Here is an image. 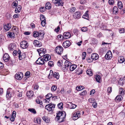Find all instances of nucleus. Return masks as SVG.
I'll list each match as a JSON object with an SVG mask.
<instances>
[{"label": "nucleus", "mask_w": 125, "mask_h": 125, "mask_svg": "<svg viewBox=\"0 0 125 125\" xmlns=\"http://www.w3.org/2000/svg\"><path fill=\"white\" fill-rule=\"evenodd\" d=\"M88 11L87 10L83 16V18L86 19H88L89 18V15L88 14Z\"/></svg>", "instance_id": "35"}, {"label": "nucleus", "mask_w": 125, "mask_h": 125, "mask_svg": "<svg viewBox=\"0 0 125 125\" xmlns=\"http://www.w3.org/2000/svg\"><path fill=\"white\" fill-rule=\"evenodd\" d=\"M91 57L93 60H96L98 59V55L96 53H92L91 54Z\"/></svg>", "instance_id": "21"}, {"label": "nucleus", "mask_w": 125, "mask_h": 125, "mask_svg": "<svg viewBox=\"0 0 125 125\" xmlns=\"http://www.w3.org/2000/svg\"><path fill=\"white\" fill-rule=\"evenodd\" d=\"M37 51L38 52L40 56L41 57L43 56L44 54L46 52V49L44 48H40L37 49Z\"/></svg>", "instance_id": "3"}, {"label": "nucleus", "mask_w": 125, "mask_h": 125, "mask_svg": "<svg viewBox=\"0 0 125 125\" xmlns=\"http://www.w3.org/2000/svg\"><path fill=\"white\" fill-rule=\"evenodd\" d=\"M87 92L85 90H84L80 94L82 96H84L87 94Z\"/></svg>", "instance_id": "50"}, {"label": "nucleus", "mask_w": 125, "mask_h": 125, "mask_svg": "<svg viewBox=\"0 0 125 125\" xmlns=\"http://www.w3.org/2000/svg\"><path fill=\"white\" fill-rule=\"evenodd\" d=\"M80 115L81 114L80 111H78L75 112L73 117V119L74 120H77L80 117Z\"/></svg>", "instance_id": "8"}, {"label": "nucleus", "mask_w": 125, "mask_h": 125, "mask_svg": "<svg viewBox=\"0 0 125 125\" xmlns=\"http://www.w3.org/2000/svg\"><path fill=\"white\" fill-rule=\"evenodd\" d=\"M86 73L89 76H91L93 74L92 71L90 69H88L86 71Z\"/></svg>", "instance_id": "41"}, {"label": "nucleus", "mask_w": 125, "mask_h": 125, "mask_svg": "<svg viewBox=\"0 0 125 125\" xmlns=\"http://www.w3.org/2000/svg\"><path fill=\"white\" fill-rule=\"evenodd\" d=\"M20 16L19 14H15L13 16V17L14 18H18Z\"/></svg>", "instance_id": "61"}, {"label": "nucleus", "mask_w": 125, "mask_h": 125, "mask_svg": "<svg viewBox=\"0 0 125 125\" xmlns=\"http://www.w3.org/2000/svg\"><path fill=\"white\" fill-rule=\"evenodd\" d=\"M23 77V74L21 72L18 73L16 75V78L18 80H21Z\"/></svg>", "instance_id": "11"}, {"label": "nucleus", "mask_w": 125, "mask_h": 125, "mask_svg": "<svg viewBox=\"0 0 125 125\" xmlns=\"http://www.w3.org/2000/svg\"><path fill=\"white\" fill-rule=\"evenodd\" d=\"M52 96V94L51 93H49L46 96V97L50 99Z\"/></svg>", "instance_id": "59"}, {"label": "nucleus", "mask_w": 125, "mask_h": 125, "mask_svg": "<svg viewBox=\"0 0 125 125\" xmlns=\"http://www.w3.org/2000/svg\"><path fill=\"white\" fill-rule=\"evenodd\" d=\"M96 81L99 83H100L101 82V78L99 75H97L95 77Z\"/></svg>", "instance_id": "26"}, {"label": "nucleus", "mask_w": 125, "mask_h": 125, "mask_svg": "<svg viewBox=\"0 0 125 125\" xmlns=\"http://www.w3.org/2000/svg\"><path fill=\"white\" fill-rule=\"evenodd\" d=\"M43 56L44 59L45 61H47L51 59V56L49 54H47Z\"/></svg>", "instance_id": "18"}, {"label": "nucleus", "mask_w": 125, "mask_h": 125, "mask_svg": "<svg viewBox=\"0 0 125 125\" xmlns=\"http://www.w3.org/2000/svg\"><path fill=\"white\" fill-rule=\"evenodd\" d=\"M11 25L10 24H7L4 26L3 28L6 31H8L11 28Z\"/></svg>", "instance_id": "20"}, {"label": "nucleus", "mask_w": 125, "mask_h": 125, "mask_svg": "<svg viewBox=\"0 0 125 125\" xmlns=\"http://www.w3.org/2000/svg\"><path fill=\"white\" fill-rule=\"evenodd\" d=\"M28 110L29 111L33 113L34 114L36 113V111L33 108H29V109Z\"/></svg>", "instance_id": "46"}, {"label": "nucleus", "mask_w": 125, "mask_h": 125, "mask_svg": "<svg viewBox=\"0 0 125 125\" xmlns=\"http://www.w3.org/2000/svg\"><path fill=\"white\" fill-rule=\"evenodd\" d=\"M112 57V53L110 51H108L105 56V59L108 60L111 59Z\"/></svg>", "instance_id": "10"}, {"label": "nucleus", "mask_w": 125, "mask_h": 125, "mask_svg": "<svg viewBox=\"0 0 125 125\" xmlns=\"http://www.w3.org/2000/svg\"><path fill=\"white\" fill-rule=\"evenodd\" d=\"M77 67V65L75 64L71 65L70 67V69L71 71H73Z\"/></svg>", "instance_id": "33"}, {"label": "nucleus", "mask_w": 125, "mask_h": 125, "mask_svg": "<svg viewBox=\"0 0 125 125\" xmlns=\"http://www.w3.org/2000/svg\"><path fill=\"white\" fill-rule=\"evenodd\" d=\"M11 90V88H9L7 90L6 96V98H10L11 97H12V94L10 92Z\"/></svg>", "instance_id": "15"}, {"label": "nucleus", "mask_w": 125, "mask_h": 125, "mask_svg": "<svg viewBox=\"0 0 125 125\" xmlns=\"http://www.w3.org/2000/svg\"><path fill=\"white\" fill-rule=\"evenodd\" d=\"M76 10V9L75 7H73L71 8L70 10V12L73 13Z\"/></svg>", "instance_id": "53"}, {"label": "nucleus", "mask_w": 125, "mask_h": 125, "mask_svg": "<svg viewBox=\"0 0 125 125\" xmlns=\"http://www.w3.org/2000/svg\"><path fill=\"white\" fill-rule=\"evenodd\" d=\"M44 34L43 31H39L38 36V39L39 40H42L43 38Z\"/></svg>", "instance_id": "9"}, {"label": "nucleus", "mask_w": 125, "mask_h": 125, "mask_svg": "<svg viewBox=\"0 0 125 125\" xmlns=\"http://www.w3.org/2000/svg\"><path fill=\"white\" fill-rule=\"evenodd\" d=\"M9 47L10 50L13 51L15 48V44L14 43H11L9 45Z\"/></svg>", "instance_id": "24"}, {"label": "nucleus", "mask_w": 125, "mask_h": 125, "mask_svg": "<svg viewBox=\"0 0 125 125\" xmlns=\"http://www.w3.org/2000/svg\"><path fill=\"white\" fill-rule=\"evenodd\" d=\"M63 50V48L60 46L57 47L55 49L56 52L59 55L61 54L62 53Z\"/></svg>", "instance_id": "6"}, {"label": "nucleus", "mask_w": 125, "mask_h": 125, "mask_svg": "<svg viewBox=\"0 0 125 125\" xmlns=\"http://www.w3.org/2000/svg\"><path fill=\"white\" fill-rule=\"evenodd\" d=\"M109 3L110 5H113L114 2V0H109Z\"/></svg>", "instance_id": "60"}, {"label": "nucleus", "mask_w": 125, "mask_h": 125, "mask_svg": "<svg viewBox=\"0 0 125 125\" xmlns=\"http://www.w3.org/2000/svg\"><path fill=\"white\" fill-rule=\"evenodd\" d=\"M118 61L120 63H122L124 62L125 60L123 56H121L118 58Z\"/></svg>", "instance_id": "31"}, {"label": "nucleus", "mask_w": 125, "mask_h": 125, "mask_svg": "<svg viewBox=\"0 0 125 125\" xmlns=\"http://www.w3.org/2000/svg\"><path fill=\"white\" fill-rule=\"evenodd\" d=\"M64 113H65V112ZM63 114H65V113L64 114L63 113V112L61 111H59L57 113L56 117H59L61 116Z\"/></svg>", "instance_id": "36"}, {"label": "nucleus", "mask_w": 125, "mask_h": 125, "mask_svg": "<svg viewBox=\"0 0 125 125\" xmlns=\"http://www.w3.org/2000/svg\"><path fill=\"white\" fill-rule=\"evenodd\" d=\"M57 88L56 86L55 85H53L51 87V90L52 91L54 92L56 90Z\"/></svg>", "instance_id": "48"}, {"label": "nucleus", "mask_w": 125, "mask_h": 125, "mask_svg": "<svg viewBox=\"0 0 125 125\" xmlns=\"http://www.w3.org/2000/svg\"><path fill=\"white\" fill-rule=\"evenodd\" d=\"M43 120L46 123H49L50 121V119L46 116H44L42 117Z\"/></svg>", "instance_id": "29"}, {"label": "nucleus", "mask_w": 125, "mask_h": 125, "mask_svg": "<svg viewBox=\"0 0 125 125\" xmlns=\"http://www.w3.org/2000/svg\"><path fill=\"white\" fill-rule=\"evenodd\" d=\"M83 72V70L79 68H78L77 70L76 73L78 75L82 73Z\"/></svg>", "instance_id": "39"}, {"label": "nucleus", "mask_w": 125, "mask_h": 125, "mask_svg": "<svg viewBox=\"0 0 125 125\" xmlns=\"http://www.w3.org/2000/svg\"><path fill=\"white\" fill-rule=\"evenodd\" d=\"M71 43L69 41H66L64 42L63 43V46L64 48L68 47L70 45Z\"/></svg>", "instance_id": "17"}, {"label": "nucleus", "mask_w": 125, "mask_h": 125, "mask_svg": "<svg viewBox=\"0 0 125 125\" xmlns=\"http://www.w3.org/2000/svg\"><path fill=\"white\" fill-rule=\"evenodd\" d=\"M71 64V63L68 61H66L64 63V65L61 67V69L64 71H67L68 69L70 67Z\"/></svg>", "instance_id": "1"}, {"label": "nucleus", "mask_w": 125, "mask_h": 125, "mask_svg": "<svg viewBox=\"0 0 125 125\" xmlns=\"http://www.w3.org/2000/svg\"><path fill=\"white\" fill-rule=\"evenodd\" d=\"M41 24L43 26H45L46 24V20L41 21Z\"/></svg>", "instance_id": "62"}, {"label": "nucleus", "mask_w": 125, "mask_h": 125, "mask_svg": "<svg viewBox=\"0 0 125 125\" xmlns=\"http://www.w3.org/2000/svg\"><path fill=\"white\" fill-rule=\"evenodd\" d=\"M55 105L53 104H50L45 106V108L48 111H51L54 109Z\"/></svg>", "instance_id": "5"}, {"label": "nucleus", "mask_w": 125, "mask_h": 125, "mask_svg": "<svg viewBox=\"0 0 125 125\" xmlns=\"http://www.w3.org/2000/svg\"><path fill=\"white\" fill-rule=\"evenodd\" d=\"M36 103L39 104L41 105L42 104V102L41 100H39V99H37L36 100Z\"/></svg>", "instance_id": "57"}, {"label": "nucleus", "mask_w": 125, "mask_h": 125, "mask_svg": "<svg viewBox=\"0 0 125 125\" xmlns=\"http://www.w3.org/2000/svg\"><path fill=\"white\" fill-rule=\"evenodd\" d=\"M53 77L57 79H58L59 78L60 75L58 73H54L53 74Z\"/></svg>", "instance_id": "38"}, {"label": "nucleus", "mask_w": 125, "mask_h": 125, "mask_svg": "<svg viewBox=\"0 0 125 125\" xmlns=\"http://www.w3.org/2000/svg\"><path fill=\"white\" fill-rule=\"evenodd\" d=\"M63 103H59L58 104V107L60 109H61L62 108Z\"/></svg>", "instance_id": "54"}, {"label": "nucleus", "mask_w": 125, "mask_h": 125, "mask_svg": "<svg viewBox=\"0 0 125 125\" xmlns=\"http://www.w3.org/2000/svg\"><path fill=\"white\" fill-rule=\"evenodd\" d=\"M10 57L7 53L5 54L3 56V59L5 62H7L9 60Z\"/></svg>", "instance_id": "19"}, {"label": "nucleus", "mask_w": 125, "mask_h": 125, "mask_svg": "<svg viewBox=\"0 0 125 125\" xmlns=\"http://www.w3.org/2000/svg\"><path fill=\"white\" fill-rule=\"evenodd\" d=\"M34 45L36 47H40L42 45V43L41 42L37 40H35L33 42Z\"/></svg>", "instance_id": "13"}, {"label": "nucleus", "mask_w": 125, "mask_h": 125, "mask_svg": "<svg viewBox=\"0 0 125 125\" xmlns=\"http://www.w3.org/2000/svg\"><path fill=\"white\" fill-rule=\"evenodd\" d=\"M86 52H83L82 54V59L84 60L85 59L86 55Z\"/></svg>", "instance_id": "47"}, {"label": "nucleus", "mask_w": 125, "mask_h": 125, "mask_svg": "<svg viewBox=\"0 0 125 125\" xmlns=\"http://www.w3.org/2000/svg\"><path fill=\"white\" fill-rule=\"evenodd\" d=\"M41 119L40 118H36L34 119V122L36 123L40 124L41 122Z\"/></svg>", "instance_id": "34"}, {"label": "nucleus", "mask_w": 125, "mask_h": 125, "mask_svg": "<svg viewBox=\"0 0 125 125\" xmlns=\"http://www.w3.org/2000/svg\"><path fill=\"white\" fill-rule=\"evenodd\" d=\"M18 2L17 0H15L13 2V6H14L15 7L17 6L18 5Z\"/></svg>", "instance_id": "52"}, {"label": "nucleus", "mask_w": 125, "mask_h": 125, "mask_svg": "<svg viewBox=\"0 0 125 125\" xmlns=\"http://www.w3.org/2000/svg\"><path fill=\"white\" fill-rule=\"evenodd\" d=\"M119 32L120 33H124L125 32V29L123 28L119 29Z\"/></svg>", "instance_id": "51"}, {"label": "nucleus", "mask_w": 125, "mask_h": 125, "mask_svg": "<svg viewBox=\"0 0 125 125\" xmlns=\"http://www.w3.org/2000/svg\"><path fill=\"white\" fill-rule=\"evenodd\" d=\"M40 20L41 21H45V19L44 16L42 15H41Z\"/></svg>", "instance_id": "55"}, {"label": "nucleus", "mask_w": 125, "mask_h": 125, "mask_svg": "<svg viewBox=\"0 0 125 125\" xmlns=\"http://www.w3.org/2000/svg\"><path fill=\"white\" fill-rule=\"evenodd\" d=\"M33 95V92L32 91H29L27 92V96L29 98H31Z\"/></svg>", "instance_id": "23"}, {"label": "nucleus", "mask_w": 125, "mask_h": 125, "mask_svg": "<svg viewBox=\"0 0 125 125\" xmlns=\"http://www.w3.org/2000/svg\"><path fill=\"white\" fill-rule=\"evenodd\" d=\"M51 4L49 2L46 3L45 5V8L49 10L51 9Z\"/></svg>", "instance_id": "28"}, {"label": "nucleus", "mask_w": 125, "mask_h": 125, "mask_svg": "<svg viewBox=\"0 0 125 125\" xmlns=\"http://www.w3.org/2000/svg\"><path fill=\"white\" fill-rule=\"evenodd\" d=\"M81 30L82 31L84 32L87 30V29L86 27H83L82 28Z\"/></svg>", "instance_id": "56"}, {"label": "nucleus", "mask_w": 125, "mask_h": 125, "mask_svg": "<svg viewBox=\"0 0 125 125\" xmlns=\"http://www.w3.org/2000/svg\"><path fill=\"white\" fill-rule=\"evenodd\" d=\"M21 7L20 5L16 7L15 10V12L16 13H19L20 12L21 10Z\"/></svg>", "instance_id": "27"}, {"label": "nucleus", "mask_w": 125, "mask_h": 125, "mask_svg": "<svg viewBox=\"0 0 125 125\" xmlns=\"http://www.w3.org/2000/svg\"><path fill=\"white\" fill-rule=\"evenodd\" d=\"M8 36L11 38H14L15 37V35L13 32H8Z\"/></svg>", "instance_id": "25"}, {"label": "nucleus", "mask_w": 125, "mask_h": 125, "mask_svg": "<svg viewBox=\"0 0 125 125\" xmlns=\"http://www.w3.org/2000/svg\"><path fill=\"white\" fill-rule=\"evenodd\" d=\"M118 7L120 9H122L123 8V5L121 1H118L117 4Z\"/></svg>", "instance_id": "32"}, {"label": "nucleus", "mask_w": 125, "mask_h": 125, "mask_svg": "<svg viewBox=\"0 0 125 125\" xmlns=\"http://www.w3.org/2000/svg\"><path fill=\"white\" fill-rule=\"evenodd\" d=\"M122 97L121 95H119L117 96L115 99V101L117 102L120 101L122 99Z\"/></svg>", "instance_id": "30"}, {"label": "nucleus", "mask_w": 125, "mask_h": 125, "mask_svg": "<svg viewBox=\"0 0 125 125\" xmlns=\"http://www.w3.org/2000/svg\"><path fill=\"white\" fill-rule=\"evenodd\" d=\"M119 94L121 95H124L125 93V90L123 88H119Z\"/></svg>", "instance_id": "37"}, {"label": "nucleus", "mask_w": 125, "mask_h": 125, "mask_svg": "<svg viewBox=\"0 0 125 125\" xmlns=\"http://www.w3.org/2000/svg\"><path fill=\"white\" fill-rule=\"evenodd\" d=\"M87 61L89 62H92L93 61L92 59V58L91 57V58L89 57L87 59Z\"/></svg>", "instance_id": "58"}, {"label": "nucleus", "mask_w": 125, "mask_h": 125, "mask_svg": "<svg viewBox=\"0 0 125 125\" xmlns=\"http://www.w3.org/2000/svg\"><path fill=\"white\" fill-rule=\"evenodd\" d=\"M48 65L50 67H52L54 65V63L52 61H50L48 62Z\"/></svg>", "instance_id": "49"}, {"label": "nucleus", "mask_w": 125, "mask_h": 125, "mask_svg": "<svg viewBox=\"0 0 125 125\" xmlns=\"http://www.w3.org/2000/svg\"><path fill=\"white\" fill-rule=\"evenodd\" d=\"M30 72L28 71L26 72L24 76L27 78H28L30 76Z\"/></svg>", "instance_id": "45"}, {"label": "nucleus", "mask_w": 125, "mask_h": 125, "mask_svg": "<svg viewBox=\"0 0 125 125\" xmlns=\"http://www.w3.org/2000/svg\"><path fill=\"white\" fill-rule=\"evenodd\" d=\"M112 88L111 87H108L107 89V91L108 93H111L112 91Z\"/></svg>", "instance_id": "64"}, {"label": "nucleus", "mask_w": 125, "mask_h": 125, "mask_svg": "<svg viewBox=\"0 0 125 125\" xmlns=\"http://www.w3.org/2000/svg\"><path fill=\"white\" fill-rule=\"evenodd\" d=\"M65 114H63L62 115L59 117H56L55 119L56 120L58 121L59 123H61L64 121V119L65 117Z\"/></svg>", "instance_id": "7"}, {"label": "nucleus", "mask_w": 125, "mask_h": 125, "mask_svg": "<svg viewBox=\"0 0 125 125\" xmlns=\"http://www.w3.org/2000/svg\"><path fill=\"white\" fill-rule=\"evenodd\" d=\"M52 2L56 6H63L64 4L62 0H52Z\"/></svg>", "instance_id": "2"}, {"label": "nucleus", "mask_w": 125, "mask_h": 125, "mask_svg": "<svg viewBox=\"0 0 125 125\" xmlns=\"http://www.w3.org/2000/svg\"><path fill=\"white\" fill-rule=\"evenodd\" d=\"M71 36L70 33L68 32H64L63 34V38L65 39L69 38Z\"/></svg>", "instance_id": "16"}, {"label": "nucleus", "mask_w": 125, "mask_h": 125, "mask_svg": "<svg viewBox=\"0 0 125 125\" xmlns=\"http://www.w3.org/2000/svg\"><path fill=\"white\" fill-rule=\"evenodd\" d=\"M39 32L36 31H35L33 32V36L34 37H38V36Z\"/></svg>", "instance_id": "42"}, {"label": "nucleus", "mask_w": 125, "mask_h": 125, "mask_svg": "<svg viewBox=\"0 0 125 125\" xmlns=\"http://www.w3.org/2000/svg\"><path fill=\"white\" fill-rule=\"evenodd\" d=\"M118 9L117 7L115 6L113 7V12L114 14H116L118 12Z\"/></svg>", "instance_id": "40"}, {"label": "nucleus", "mask_w": 125, "mask_h": 125, "mask_svg": "<svg viewBox=\"0 0 125 125\" xmlns=\"http://www.w3.org/2000/svg\"><path fill=\"white\" fill-rule=\"evenodd\" d=\"M68 106L70 109H74L76 106V105L73 104L72 103H69L67 104Z\"/></svg>", "instance_id": "22"}, {"label": "nucleus", "mask_w": 125, "mask_h": 125, "mask_svg": "<svg viewBox=\"0 0 125 125\" xmlns=\"http://www.w3.org/2000/svg\"><path fill=\"white\" fill-rule=\"evenodd\" d=\"M84 88V87L83 86H78L76 88V89L77 91H80Z\"/></svg>", "instance_id": "43"}, {"label": "nucleus", "mask_w": 125, "mask_h": 125, "mask_svg": "<svg viewBox=\"0 0 125 125\" xmlns=\"http://www.w3.org/2000/svg\"><path fill=\"white\" fill-rule=\"evenodd\" d=\"M36 62L37 64L41 65H43L45 63L44 59L41 57L39 58Z\"/></svg>", "instance_id": "12"}, {"label": "nucleus", "mask_w": 125, "mask_h": 125, "mask_svg": "<svg viewBox=\"0 0 125 125\" xmlns=\"http://www.w3.org/2000/svg\"><path fill=\"white\" fill-rule=\"evenodd\" d=\"M57 63V65L58 66H62L63 64V61L62 60H60L58 61Z\"/></svg>", "instance_id": "44"}, {"label": "nucleus", "mask_w": 125, "mask_h": 125, "mask_svg": "<svg viewBox=\"0 0 125 125\" xmlns=\"http://www.w3.org/2000/svg\"><path fill=\"white\" fill-rule=\"evenodd\" d=\"M81 14L80 12H76L73 15L74 18L75 19H78L81 17Z\"/></svg>", "instance_id": "14"}, {"label": "nucleus", "mask_w": 125, "mask_h": 125, "mask_svg": "<svg viewBox=\"0 0 125 125\" xmlns=\"http://www.w3.org/2000/svg\"><path fill=\"white\" fill-rule=\"evenodd\" d=\"M20 46L22 48L26 49L28 47L29 44L26 41H23L21 42L20 43Z\"/></svg>", "instance_id": "4"}, {"label": "nucleus", "mask_w": 125, "mask_h": 125, "mask_svg": "<svg viewBox=\"0 0 125 125\" xmlns=\"http://www.w3.org/2000/svg\"><path fill=\"white\" fill-rule=\"evenodd\" d=\"M92 105L94 108H95L97 106V104L95 102H93V103Z\"/></svg>", "instance_id": "63"}]
</instances>
